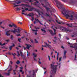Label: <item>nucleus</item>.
Returning a JSON list of instances; mask_svg holds the SVG:
<instances>
[{
  "instance_id": "ea45409f",
  "label": "nucleus",
  "mask_w": 77,
  "mask_h": 77,
  "mask_svg": "<svg viewBox=\"0 0 77 77\" xmlns=\"http://www.w3.org/2000/svg\"><path fill=\"white\" fill-rule=\"evenodd\" d=\"M66 51H64V55H66Z\"/></svg>"
},
{
  "instance_id": "aec40b11",
  "label": "nucleus",
  "mask_w": 77,
  "mask_h": 77,
  "mask_svg": "<svg viewBox=\"0 0 77 77\" xmlns=\"http://www.w3.org/2000/svg\"><path fill=\"white\" fill-rule=\"evenodd\" d=\"M15 9L17 12H18L20 11V7H17Z\"/></svg>"
},
{
  "instance_id": "f03ea898",
  "label": "nucleus",
  "mask_w": 77,
  "mask_h": 77,
  "mask_svg": "<svg viewBox=\"0 0 77 77\" xmlns=\"http://www.w3.org/2000/svg\"><path fill=\"white\" fill-rule=\"evenodd\" d=\"M5 1H6L7 2H10V3H11V4H13V5H13V8H15L16 7L20 6V5H18V4H20V0H17L13 1L5 0Z\"/></svg>"
},
{
  "instance_id": "72a5a7b5",
  "label": "nucleus",
  "mask_w": 77,
  "mask_h": 77,
  "mask_svg": "<svg viewBox=\"0 0 77 77\" xmlns=\"http://www.w3.org/2000/svg\"><path fill=\"white\" fill-rule=\"evenodd\" d=\"M35 43H36V44L38 43V42L37 41V40H36V39H35Z\"/></svg>"
},
{
  "instance_id": "b1692460",
  "label": "nucleus",
  "mask_w": 77,
  "mask_h": 77,
  "mask_svg": "<svg viewBox=\"0 0 77 77\" xmlns=\"http://www.w3.org/2000/svg\"><path fill=\"white\" fill-rule=\"evenodd\" d=\"M5 44H6V43H4L2 44V42H0V45H1V46H3V45H5Z\"/></svg>"
},
{
  "instance_id": "6e6d98bb",
  "label": "nucleus",
  "mask_w": 77,
  "mask_h": 77,
  "mask_svg": "<svg viewBox=\"0 0 77 77\" xmlns=\"http://www.w3.org/2000/svg\"><path fill=\"white\" fill-rule=\"evenodd\" d=\"M53 30H54V32H56V29L54 28H53Z\"/></svg>"
},
{
  "instance_id": "f8f14e48",
  "label": "nucleus",
  "mask_w": 77,
  "mask_h": 77,
  "mask_svg": "<svg viewBox=\"0 0 77 77\" xmlns=\"http://www.w3.org/2000/svg\"><path fill=\"white\" fill-rule=\"evenodd\" d=\"M22 5H23V6H25L26 7H28V8H31V5H30L23 4H22Z\"/></svg>"
},
{
  "instance_id": "0eeeda50",
  "label": "nucleus",
  "mask_w": 77,
  "mask_h": 77,
  "mask_svg": "<svg viewBox=\"0 0 77 77\" xmlns=\"http://www.w3.org/2000/svg\"><path fill=\"white\" fill-rule=\"evenodd\" d=\"M71 48H75V50H77V43H75L73 45H71L70 46Z\"/></svg>"
},
{
  "instance_id": "39448f33",
  "label": "nucleus",
  "mask_w": 77,
  "mask_h": 77,
  "mask_svg": "<svg viewBox=\"0 0 77 77\" xmlns=\"http://www.w3.org/2000/svg\"><path fill=\"white\" fill-rule=\"evenodd\" d=\"M20 56H21L22 58L26 62H27V60L26 59V57L23 54V52L21 51H20Z\"/></svg>"
},
{
  "instance_id": "052dcab7",
  "label": "nucleus",
  "mask_w": 77,
  "mask_h": 77,
  "mask_svg": "<svg viewBox=\"0 0 77 77\" xmlns=\"http://www.w3.org/2000/svg\"><path fill=\"white\" fill-rule=\"evenodd\" d=\"M8 54L9 55H11V53H10L9 52H8Z\"/></svg>"
},
{
  "instance_id": "dca6fc26",
  "label": "nucleus",
  "mask_w": 77,
  "mask_h": 77,
  "mask_svg": "<svg viewBox=\"0 0 77 77\" xmlns=\"http://www.w3.org/2000/svg\"><path fill=\"white\" fill-rule=\"evenodd\" d=\"M9 66L10 68L8 70V71H11L13 69L11 65H9Z\"/></svg>"
},
{
  "instance_id": "49530a36",
  "label": "nucleus",
  "mask_w": 77,
  "mask_h": 77,
  "mask_svg": "<svg viewBox=\"0 0 77 77\" xmlns=\"http://www.w3.org/2000/svg\"><path fill=\"white\" fill-rule=\"evenodd\" d=\"M31 5H35V6H37V5H36V4H35V3H33V4L32 3Z\"/></svg>"
},
{
  "instance_id": "864d4df0",
  "label": "nucleus",
  "mask_w": 77,
  "mask_h": 77,
  "mask_svg": "<svg viewBox=\"0 0 77 77\" xmlns=\"http://www.w3.org/2000/svg\"><path fill=\"white\" fill-rule=\"evenodd\" d=\"M10 63L11 64V65H12V64H13V62H12V61H10Z\"/></svg>"
},
{
  "instance_id": "c756f323",
  "label": "nucleus",
  "mask_w": 77,
  "mask_h": 77,
  "mask_svg": "<svg viewBox=\"0 0 77 77\" xmlns=\"http://www.w3.org/2000/svg\"><path fill=\"white\" fill-rule=\"evenodd\" d=\"M13 26L14 27H17V25H16L15 24L13 23Z\"/></svg>"
},
{
  "instance_id": "412c9836",
  "label": "nucleus",
  "mask_w": 77,
  "mask_h": 77,
  "mask_svg": "<svg viewBox=\"0 0 77 77\" xmlns=\"http://www.w3.org/2000/svg\"><path fill=\"white\" fill-rule=\"evenodd\" d=\"M46 45L48 47V48H49L51 49V48H52V47L51 46V45L48 44L47 43H46Z\"/></svg>"
},
{
  "instance_id": "69168bd1",
  "label": "nucleus",
  "mask_w": 77,
  "mask_h": 77,
  "mask_svg": "<svg viewBox=\"0 0 77 77\" xmlns=\"http://www.w3.org/2000/svg\"><path fill=\"white\" fill-rule=\"evenodd\" d=\"M3 23V22H0V25H1V24H2Z\"/></svg>"
},
{
  "instance_id": "a211bd4d",
  "label": "nucleus",
  "mask_w": 77,
  "mask_h": 77,
  "mask_svg": "<svg viewBox=\"0 0 77 77\" xmlns=\"http://www.w3.org/2000/svg\"><path fill=\"white\" fill-rule=\"evenodd\" d=\"M33 13H29V14H28V15H27V16H29V17H33Z\"/></svg>"
},
{
  "instance_id": "a18cd8bd",
  "label": "nucleus",
  "mask_w": 77,
  "mask_h": 77,
  "mask_svg": "<svg viewBox=\"0 0 77 77\" xmlns=\"http://www.w3.org/2000/svg\"><path fill=\"white\" fill-rule=\"evenodd\" d=\"M30 41H31V42H32V43H33V41L32 39H30Z\"/></svg>"
},
{
  "instance_id": "bb28decb",
  "label": "nucleus",
  "mask_w": 77,
  "mask_h": 77,
  "mask_svg": "<svg viewBox=\"0 0 77 77\" xmlns=\"http://www.w3.org/2000/svg\"><path fill=\"white\" fill-rule=\"evenodd\" d=\"M20 72H21V74H24V72L23 71V69L20 70Z\"/></svg>"
},
{
  "instance_id": "e2e57ef3",
  "label": "nucleus",
  "mask_w": 77,
  "mask_h": 77,
  "mask_svg": "<svg viewBox=\"0 0 77 77\" xmlns=\"http://www.w3.org/2000/svg\"><path fill=\"white\" fill-rule=\"evenodd\" d=\"M26 47L23 46V48L24 49V50H26Z\"/></svg>"
},
{
  "instance_id": "9d476101",
  "label": "nucleus",
  "mask_w": 77,
  "mask_h": 77,
  "mask_svg": "<svg viewBox=\"0 0 77 77\" xmlns=\"http://www.w3.org/2000/svg\"><path fill=\"white\" fill-rule=\"evenodd\" d=\"M48 31L50 33L51 35L52 36L53 35H56V32H53V30H51L49 29Z\"/></svg>"
},
{
  "instance_id": "2eb2a0df",
  "label": "nucleus",
  "mask_w": 77,
  "mask_h": 77,
  "mask_svg": "<svg viewBox=\"0 0 77 77\" xmlns=\"http://www.w3.org/2000/svg\"><path fill=\"white\" fill-rule=\"evenodd\" d=\"M11 32V30H9L8 31H7L6 32V35H7V36H9V35H10V34H9V32Z\"/></svg>"
},
{
  "instance_id": "1a4fd4ad",
  "label": "nucleus",
  "mask_w": 77,
  "mask_h": 77,
  "mask_svg": "<svg viewBox=\"0 0 77 77\" xmlns=\"http://www.w3.org/2000/svg\"><path fill=\"white\" fill-rule=\"evenodd\" d=\"M32 55L33 56V59H34V60H35V61H37V60L35 58V57H37V54H35V53H33Z\"/></svg>"
},
{
  "instance_id": "bf43d9fd",
  "label": "nucleus",
  "mask_w": 77,
  "mask_h": 77,
  "mask_svg": "<svg viewBox=\"0 0 77 77\" xmlns=\"http://www.w3.org/2000/svg\"><path fill=\"white\" fill-rule=\"evenodd\" d=\"M23 30V29L22 28H20V31H21V30Z\"/></svg>"
},
{
  "instance_id": "3c124183",
  "label": "nucleus",
  "mask_w": 77,
  "mask_h": 77,
  "mask_svg": "<svg viewBox=\"0 0 77 77\" xmlns=\"http://www.w3.org/2000/svg\"><path fill=\"white\" fill-rule=\"evenodd\" d=\"M46 5H49V3L48 2H46Z\"/></svg>"
},
{
  "instance_id": "c85d7f7f",
  "label": "nucleus",
  "mask_w": 77,
  "mask_h": 77,
  "mask_svg": "<svg viewBox=\"0 0 77 77\" xmlns=\"http://www.w3.org/2000/svg\"><path fill=\"white\" fill-rule=\"evenodd\" d=\"M41 30H42V32H44V33H46V31H45V30L44 29H41Z\"/></svg>"
},
{
  "instance_id": "20e7f679",
  "label": "nucleus",
  "mask_w": 77,
  "mask_h": 77,
  "mask_svg": "<svg viewBox=\"0 0 77 77\" xmlns=\"http://www.w3.org/2000/svg\"><path fill=\"white\" fill-rule=\"evenodd\" d=\"M33 9H35V11H36V12H38V14L39 15H40V11H39V10H38V9H37L34 8H32L30 10L28 9V8H25V11H32V10H33Z\"/></svg>"
},
{
  "instance_id": "7c9ffc66",
  "label": "nucleus",
  "mask_w": 77,
  "mask_h": 77,
  "mask_svg": "<svg viewBox=\"0 0 77 77\" xmlns=\"http://www.w3.org/2000/svg\"><path fill=\"white\" fill-rule=\"evenodd\" d=\"M8 26L10 27H13V24H12V25H11V24H9Z\"/></svg>"
},
{
  "instance_id": "c03bdc74",
  "label": "nucleus",
  "mask_w": 77,
  "mask_h": 77,
  "mask_svg": "<svg viewBox=\"0 0 77 77\" xmlns=\"http://www.w3.org/2000/svg\"><path fill=\"white\" fill-rule=\"evenodd\" d=\"M15 67H16L15 69H17L18 68V66L17 65H15Z\"/></svg>"
},
{
  "instance_id": "a19ab883",
  "label": "nucleus",
  "mask_w": 77,
  "mask_h": 77,
  "mask_svg": "<svg viewBox=\"0 0 77 77\" xmlns=\"http://www.w3.org/2000/svg\"><path fill=\"white\" fill-rule=\"evenodd\" d=\"M66 55H64L63 56V59H66Z\"/></svg>"
},
{
  "instance_id": "e433bc0d",
  "label": "nucleus",
  "mask_w": 77,
  "mask_h": 77,
  "mask_svg": "<svg viewBox=\"0 0 77 77\" xmlns=\"http://www.w3.org/2000/svg\"><path fill=\"white\" fill-rule=\"evenodd\" d=\"M34 1H36V2H35L34 3L36 4V3H39V2L37 1V0H34Z\"/></svg>"
},
{
  "instance_id": "58836bf2",
  "label": "nucleus",
  "mask_w": 77,
  "mask_h": 77,
  "mask_svg": "<svg viewBox=\"0 0 77 77\" xmlns=\"http://www.w3.org/2000/svg\"><path fill=\"white\" fill-rule=\"evenodd\" d=\"M16 63L17 64V65H18V64L20 63V61L18 60L17 62H16Z\"/></svg>"
},
{
  "instance_id": "9b49d317",
  "label": "nucleus",
  "mask_w": 77,
  "mask_h": 77,
  "mask_svg": "<svg viewBox=\"0 0 77 77\" xmlns=\"http://www.w3.org/2000/svg\"><path fill=\"white\" fill-rule=\"evenodd\" d=\"M62 28L63 29H61V30L63 31V32H64V31H65V32H67V31L69 32V29H66V28L65 27L62 26Z\"/></svg>"
},
{
  "instance_id": "5fc2aeb1",
  "label": "nucleus",
  "mask_w": 77,
  "mask_h": 77,
  "mask_svg": "<svg viewBox=\"0 0 77 77\" xmlns=\"http://www.w3.org/2000/svg\"><path fill=\"white\" fill-rule=\"evenodd\" d=\"M59 36L60 37V38H61V35L60 34H59Z\"/></svg>"
},
{
  "instance_id": "6e6552de",
  "label": "nucleus",
  "mask_w": 77,
  "mask_h": 77,
  "mask_svg": "<svg viewBox=\"0 0 77 77\" xmlns=\"http://www.w3.org/2000/svg\"><path fill=\"white\" fill-rule=\"evenodd\" d=\"M35 21L34 22V24H36V23H40V24H41L42 25H43V24L41 23V22L38 19H36V18H35Z\"/></svg>"
},
{
  "instance_id": "09e8293b",
  "label": "nucleus",
  "mask_w": 77,
  "mask_h": 77,
  "mask_svg": "<svg viewBox=\"0 0 77 77\" xmlns=\"http://www.w3.org/2000/svg\"><path fill=\"white\" fill-rule=\"evenodd\" d=\"M26 77H32V76H29V75H28L27 74H26Z\"/></svg>"
},
{
  "instance_id": "f3484780",
  "label": "nucleus",
  "mask_w": 77,
  "mask_h": 77,
  "mask_svg": "<svg viewBox=\"0 0 77 77\" xmlns=\"http://www.w3.org/2000/svg\"><path fill=\"white\" fill-rule=\"evenodd\" d=\"M32 77H35L36 76V74H35V71L33 70V73L32 75Z\"/></svg>"
},
{
  "instance_id": "cd10ccee",
  "label": "nucleus",
  "mask_w": 77,
  "mask_h": 77,
  "mask_svg": "<svg viewBox=\"0 0 77 77\" xmlns=\"http://www.w3.org/2000/svg\"><path fill=\"white\" fill-rule=\"evenodd\" d=\"M11 71H9V70L8 71V73H6L7 75H9L10 73H11V72H10Z\"/></svg>"
},
{
  "instance_id": "338daca9",
  "label": "nucleus",
  "mask_w": 77,
  "mask_h": 77,
  "mask_svg": "<svg viewBox=\"0 0 77 77\" xmlns=\"http://www.w3.org/2000/svg\"><path fill=\"white\" fill-rule=\"evenodd\" d=\"M57 37H54V39H55V40H57Z\"/></svg>"
},
{
  "instance_id": "de8ad7c7",
  "label": "nucleus",
  "mask_w": 77,
  "mask_h": 77,
  "mask_svg": "<svg viewBox=\"0 0 77 77\" xmlns=\"http://www.w3.org/2000/svg\"><path fill=\"white\" fill-rule=\"evenodd\" d=\"M34 28L35 29H39V28L36 27H34Z\"/></svg>"
},
{
  "instance_id": "4468645a",
  "label": "nucleus",
  "mask_w": 77,
  "mask_h": 77,
  "mask_svg": "<svg viewBox=\"0 0 77 77\" xmlns=\"http://www.w3.org/2000/svg\"><path fill=\"white\" fill-rule=\"evenodd\" d=\"M70 19L72 21V20H73L74 19V16H73V15L72 14L70 15Z\"/></svg>"
},
{
  "instance_id": "393cba45",
  "label": "nucleus",
  "mask_w": 77,
  "mask_h": 77,
  "mask_svg": "<svg viewBox=\"0 0 77 77\" xmlns=\"http://www.w3.org/2000/svg\"><path fill=\"white\" fill-rule=\"evenodd\" d=\"M59 54L58 53H57V60H59Z\"/></svg>"
},
{
  "instance_id": "37998d69",
  "label": "nucleus",
  "mask_w": 77,
  "mask_h": 77,
  "mask_svg": "<svg viewBox=\"0 0 77 77\" xmlns=\"http://www.w3.org/2000/svg\"><path fill=\"white\" fill-rule=\"evenodd\" d=\"M62 60V57H61L60 58H59V62H60V61H61V60Z\"/></svg>"
},
{
  "instance_id": "a878e982",
  "label": "nucleus",
  "mask_w": 77,
  "mask_h": 77,
  "mask_svg": "<svg viewBox=\"0 0 77 77\" xmlns=\"http://www.w3.org/2000/svg\"><path fill=\"white\" fill-rule=\"evenodd\" d=\"M39 60L38 61V62L41 65V59H40V58H39Z\"/></svg>"
},
{
  "instance_id": "0e129e2a",
  "label": "nucleus",
  "mask_w": 77,
  "mask_h": 77,
  "mask_svg": "<svg viewBox=\"0 0 77 77\" xmlns=\"http://www.w3.org/2000/svg\"><path fill=\"white\" fill-rule=\"evenodd\" d=\"M0 27H1V28H2V29H5V27H3L2 26H0Z\"/></svg>"
},
{
  "instance_id": "8fccbe9b",
  "label": "nucleus",
  "mask_w": 77,
  "mask_h": 77,
  "mask_svg": "<svg viewBox=\"0 0 77 77\" xmlns=\"http://www.w3.org/2000/svg\"><path fill=\"white\" fill-rule=\"evenodd\" d=\"M32 31H34V32H37V31H38V30H34V29H32Z\"/></svg>"
},
{
  "instance_id": "473e14b6",
  "label": "nucleus",
  "mask_w": 77,
  "mask_h": 77,
  "mask_svg": "<svg viewBox=\"0 0 77 77\" xmlns=\"http://www.w3.org/2000/svg\"><path fill=\"white\" fill-rule=\"evenodd\" d=\"M12 55H13V56H14L13 59H16V57H15V55H14L13 53H12Z\"/></svg>"
},
{
  "instance_id": "7ed1b4c3",
  "label": "nucleus",
  "mask_w": 77,
  "mask_h": 77,
  "mask_svg": "<svg viewBox=\"0 0 77 77\" xmlns=\"http://www.w3.org/2000/svg\"><path fill=\"white\" fill-rule=\"evenodd\" d=\"M58 65H54V64H51V68L52 70H51L52 72V74H56V71H57V66Z\"/></svg>"
},
{
  "instance_id": "423d86ee",
  "label": "nucleus",
  "mask_w": 77,
  "mask_h": 77,
  "mask_svg": "<svg viewBox=\"0 0 77 77\" xmlns=\"http://www.w3.org/2000/svg\"><path fill=\"white\" fill-rule=\"evenodd\" d=\"M11 32H13L14 33H15L16 32H17L18 33H20V29L18 28V29H16L15 28L14 29V30H11Z\"/></svg>"
},
{
  "instance_id": "6ab92c4d",
  "label": "nucleus",
  "mask_w": 77,
  "mask_h": 77,
  "mask_svg": "<svg viewBox=\"0 0 77 77\" xmlns=\"http://www.w3.org/2000/svg\"><path fill=\"white\" fill-rule=\"evenodd\" d=\"M44 7H45L47 11L48 12V11H50V8L48 7H47L46 6H44Z\"/></svg>"
},
{
  "instance_id": "ddd939ff",
  "label": "nucleus",
  "mask_w": 77,
  "mask_h": 77,
  "mask_svg": "<svg viewBox=\"0 0 77 77\" xmlns=\"http://www.w3.org/2000/svg\"><path fill=\"white\" fill-rule=\"evenodd\" d=\"M26 48H27V49H28V50H29V48H30V47H32V45H29L28 44H26Z\"/></svg>"
},
{
  "instance_id": "c9c22d12",
  "label": "nucleus",
  "mask_w": 77,
  "mask_h": 77,
  "mask_svg": "<svg viewBox=\"0 0 77 77\" xmlns=\"http://www.w3.org/2000/svg\"><path fill=\"white\" fill-rule=\"evenodd\" d=\"M45 14L47 17H50V16L47 13H45Z\"/></svg>"
},
{
  "instance_id": "79ce46f5",
  "label": "nucleus",
  "mask_w": 77,
  "mask_h": 77,
  "mask_svg": "<svg viewBox=\"0 0 77 77\" xmlns=\"http://www.w3.org/2000/svg\"><path fill=\"white\" fill-rule=\"evenodd\" d=\"M27 1H29V2H30V3H31V2H33V1H32L31 0H26Z\"/></svg>"
},
{
  "instance_id": "4be33fe9",
  "label": "nucleus",
  "mask_w": 77,
  "mask_h": 77,
  "mask_svg": "<svg viewBox=\"0 0 77 77\" xmlns=\"http://www.w3.org/2000/svg\"><path fill=\"white\" fill-rule=\"evenodd\" d=\"M28 56H30V52L28 53V54L27 55V59H29V57Z\"/></svg>"
},
{
  "instance_id": "4c0bfd02",
  "label": "nucleus",
  "mask_w": 77,
  "mask_h": 77,
  "mask_svg": "<svg viewBox=\"0 0 77 77\" xmlns=\"http://www.w3.org/2000/svg\"><path fill=\"white\" fill-rule=\"evenodd\" d=\"M66 25H67V26L69 27H72V26H71L69 25V24H67Z\"/></svg>"
},
{
  "instance_id": "f257e3e1",
  "label": "nucleus",
  "mask_w": 77,
  "mask_h": 77,
  "mask_svg": "<svg viewBox=\"0 0 77 77\" xmlns=\"http://www.w3.org/2000/svg\"><path fill=\"white\" fill-rule=\"evenodd\" d=\"M54 0L56 2L57 4L58 5H59L60 6V8L58 7V8H60V9H62L63 10L61 11V12L62 14L63 15H65V17H66V18H67V19H68V18H69L70 17V16H69V15L68 14H66V13L68 12V11L66 10L65 9V8H62V6H63V5H62L61 3L57 0Z\"/></svg>"
},
{
  "instance_id": "4d7b16f0",
  "label": "nucleus",
  "mask_w": 77,
  "mask_h": 77,
  "mask_svg": "<svg viewBox=\"0 0 77 77\" xmlns=\"http://www.w3.org/2000/svg\"><path fill=\"white\" fill-rule=\"evenodd\" d=\"M20 68L21 69H23V66H22L21 67H20Z\"/></svg>"
},
{
  "instance_id": "f704fd0d",
  "label": "nucleus",
  "mask_w": 77,
  "mask_h": 77,
  "mask_svg": "<svg viewBox=\"0 0 77 77\" xmlns=\"http://www.w3.org/2000/svg\"><path fill=\"white\" fill-rule=\"evenodd\" d=\"M17 53L18 54L17 56H20V53L19 52V51H17Z\"/></svg>"
},
{
  "instance_id": "2f4dec72",
  "label": "nucleus",
  "mask_w": 77,
  "mask_h": 77,
  "mask_svg": "<svg viewBox=\"0 0 77 77\" xmlns=\"http://www.w3.org/2000/svg\"><path fill=\"white\" fill-rule=\"evenodd\" d=\"M12 46H11L10 47H9V50L11 51L12 50Z\"/></svg>"
},
{
  "instance_id": "603ef678",
  "label": "nucleus",
  "mask_w": 77,
  "mask_h": 77,
  "mask_svg": "<svg viewBox=\"0 0 77 77\" xmlns=\"http://www.w3.org/2000/svg\"><path fill=\"white\" fill-rule=\"evenodd\" d=\"M11 39L12 40V39H13V36H12V35H11Z\"/></svg>"
},
{
  "instance_id": "680f3d73",
  "label": "nucleus",
  "mask_w": 77,
  "mask_h": 77,
  "mask_svg": "<svg viewBox=\"0 0 77 77\" xmlns=\"http://www.w3.org/2000/svg\"><path fill=\"white\" fill-rule=\"evenodd\" d=\"M57 64L58 65H60V63L59 64L58 63H57Z\"/></svg>"
},
{
  "instance_id": "13d9d810",
  "label": "nucleus",
  "mask_w": 77,
  "mask_h": 77,
  "mask_svg": "<svg viewBox=\"0 0 77 77\" xmlns=\"http://www.w3.org/2000/svg\"><path fill=\"white\" fill-rule=\"evenodd\" d=\"M75 18L76 19H77V15L75 16Z\"/></svg>"
},
{
  "instance_id": "5701e85b",
  "label": "nucleus",
  "mask_w": 77,
  "mask_h": 77,
  "mask_svg": "<svg viewBox=\"0 0 77 77\" xmlns=\"http://www.w3.org/2000/svg\"><path fill=\"white\" fill-rule=\"evenodd\" d=\"M25 37V35H24L23 37H22L21 38H20V42H21V39H23V38H24Z\"/></svg>"
},
{
  "instance_id": "774afa93",
  "label": "nucleus",
  "mask_w": 77,
  "mask_h": 77,
  "mask_svg": "<svg viewBox=\"0 0 77 77\" xmlns=\"http://www.w3.org/2000/svg\"><path fill=\"white\" fill-rule=\"evenodd\" d=\"M17 36H20V34H18L16 35Z\"/></svg>"
}]
</instances>
